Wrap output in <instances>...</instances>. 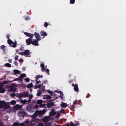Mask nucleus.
<instances>
[{
	"label": "nucleus",
	"mask_w": 126,
	"mask_h": 126,
	"mask_svg": "<svg viewBox=\"0 0 126 126\" xmlns=\"http://www.w3.org/2000/svg\"><path fill=\"white\" fill-rule=\"evenodd\" d=\"M54 104L53 102L48 103L47 104H46L48 108H50L54 105Z\"/></svg>",
	"instance_id": "obj_11"
},
{
	"label": "nucleus",
	"mask_w": 126,
	"mask_h": 126,
	"mask_svg": "<svg viewBox=\"0 0 126 126\" xmlns=\"http://www.w3.org/2000/svg\"><path fill=\"white\" fill-rule=\"evenodd\" d=\"M54 109H53L51 110V111L50 112L49 114L51 116H54L56 114V112L54 111Z\"/></svg>",
	"instance_id": "obj_12"
},
{
	"label": "nucleus",
	"mask_w": 126,
	"mask_h": 126,
	"mask_svg": "<svg viewBox=\"0 0 126 126\" xmlns=\"http://www.w3.org/2000/svg\"><path fill=\"white\" fill-rule=\"evenodd\" d=\"M7 42L11 47L15 48L16 46L17 43L16 41H15L13 43L10 39H9L8 40Z\"/></svg>",
	"instance_id": "obj_2"
},
{
	"label": "nucleus",
	"mask_w": 126,
	"mask_h": 126,
	"mask_svg": "<svg viewBox=\"0 0 126 126\" xmlns=\"http://www.w3.org/2000/svg\"><path fill=\"white\" fill-rule=\"evenodd\" d=\"M36 81L37 84H38L39 83H40L41 82L40 81H38V80H36Z\"/></svg>",
	"instance_id": "obj_62"
},
{
	"label": "nucleus",
	"mask_w": 126,
	"mask_h": 126,
	"mask_svg": "<svg viewBox=\"0 0 126 126\" xmlns=\"http://www.w3.org/2000/svg\"><path fill=\"white\" fill-rule=\"evenodd\" d=\"M44 64L43 63H41L40 64V67L42 68L43 67H44Z\"/></svg>",
	"instance_id": "obj_60"
},
{
	"label": "nucleus",
	"mask_w": 126,
	"mask_h": 126,
	"mask_svg": "<svg viewBox=\"0 0 126 126\" xmlns=\"http://www.w3.org/2000/svg\"><path fill=\"white\" fill-rule=\"evenodd\" d=\"M46 71L47 73H49V69L48 68H46Z\"/></svg>",
	"instance_id": "obj_56"
},
{
	"label": "nucleus",
	"mask_w": 126,
	"mask_h": 126,
	"mask_svg": "<svg viewBox=\"0 0 126 126\" xmlns=\"http://www.w3.org/2000/svg\"><path fill=\"white\" fill-rule=\"evenodd\" d=\"M14 64L16 66H17L18 65V63L16 61H15L14 62Z\"/></svg>",
	"instance_id": "obj_46"
},
{
	"label": "nucleus",
	"mask_w": 126,
	"mask_h": 126,
	"mask_svg": "<svg viewBox=\"0 0 126 126\" xmlns=\"http://www.w3.org/2000/svg\"><path fill=\"white\" fill-rule=\"evenodd\" d=\"M62 107L65 108L68 106V105L66 103L62 102L60 105Z\"/></svg>",
	"instance_id": "obj_18"
},
{
	"label": "nucleus",
	"mask_w": 126,
	"mask_h": 126,
	"mask_svg": "<svg viewBox=\"0 0 126 126\" xmlns=\"http://www.w3.org/2000/svg\"><path fill=\"white\" fill-rule=\"evenodd\" d=\"M5 46L4 45H1V49H3V51H5Z\"/></svg>",
	"instance_id": "obj_33"
},
{
	"label": "nucleus",
	"mask_w": 126,
	"mask_h": 126,
	"mask_svg": "<svg viewBox=\"0 0 126 126\" xmlns=\"http://www.w3.org/2000/svg\"><path fill=\"white\" fill-rule=\"evenodd\" d=\"M77 100L74 101L73 102V104L74 105H76L77 104Z\"/></svg>",
	"instance_id": "obj_49"
},
{
	"label": "nucleus",
	"mask_w": 126,
	"mask_h": 126,
	"mask_svg": "<svg viewBox=\"0 0 126 126\" xmlns=\"http://www.w3.org/2000/svg\"><path fill=\"white\" fill-rule=\"evenodd\" d=\"M41 94V92L39 91L37 93V95L38 96H40Z\"/></svg>",
	"instance_id": "obj_45"
},
{
	"label": "nucleus",
	"mask_w": 126,
	"mask_h": 126,
	"mask_svg": "<svg viewBox=\"0 0 126 126\" xmlns=\"http://www.w3.org/2000/svg\"><path fill=\"white\" fill-rule=\"evenodd\" d=\"M40 34L42 36L44 37L47 35V33L43 31H42L40 32Z\"/></svg>",
	"instance_id": "obj_16"
},
{
	"label": "nucleus",
	"mask_w": 126,
	"mask_h": 126,
	"mask_svg": "<svg viewBox=\"0 0 126 126\" xmlns=\"http://www.w3.org/2000/svg\"><path fill=\"white\" fill-rule=\"evenodd\" d=\"M0 126H5V125H4L2 122H0Z\"/></svg>",
	"instance_id": "obj_47"
},
{
	"label": "nucleus",
	"mask_w": 126,
	"mask_h": 126,
	"mask_svg": "<svg viewBox=\"0 0 126 126\" xmlns=\"http://www.w3.org/2000/svg\"><path fill=\"white\" fill-rule=\"evenodd\" d=\"M41 68V71L43 72H44L46 70V69L45 68V67H42Z\"/></svg>",
	"instance_id": "obj_48"
},
{
	"label": "nucleus",
	"mask_w": 126,
	"mask_h": 126,
	"mask_svg": "<svg viewBox=\"0 0 126 126\" xmlns=\"http://www.w3.org/2000/svg\"><path fill=\"white\" fill-rule=\"evenodd\" d=\"M43 102V101L42 100H37V103L38 104H41Z\"/></svg>",
	"instance_id": "obj_29"
},
{
	"label": "nucleus",
	"mask_w": 126,
	"mask_h": 126,
	"mask_svg": "<svg viewBox=\"0 0 126 126\" xmlns=\"http://www.w3.org/2000/svg\"><path fill=\"white\" fill-rule=\"evenodd\" d=\"M9 82V81H4L3 82V84H7Z\"/></svg>",
	"instance_id": "obj_43"
},
{
	"label": "nucleus",
	"mask_w": 126,
	"mask_h": 126,
	"mask_svg": "<svg viewBox=\"0 0 126 126\" xmlns=\"http://www.w3.org/2000/svg\"><path fill=\"white\" fill-rule=\"evenodd\" d=\"M21 102L22 103L25 104L27 102V101L26 100H21Z\"/></svg>",
	"instance_id": "obj_30"
},
{
	"label": "nucleus",
	"mask_w": 126,
	"mask_h": 126,
	"mask_svg": "<svg viewBox=\"0 0 126 126\" xmlns=\"http://www.w3.org/2000/svg\"><path fill=\"white\" fill-rule=\"evenodd\" d=\"M51 96L49 94L45 95L43 97V99H50L51 98Z\"/></svg>",
	"instance_id": "obj_15"
},
{
	"label": "nucleus",
	"mask_w": 126,
	"mask_h": 126,
	"mask_svg": "<svg viewBox=\"0 0 126 126\" xmlns=\"http://www.w3.org/2000/svg\"><path fill=\"white\" fill-rule=\"evenodd\" d=\"M42 78L43 76L42 75H38L37 76H36L35 77V80H37L39 78H40V77Z\"/></svg>",
	"instance_id": "obj_23"
},
{
	"label": "nucleus",
	"mask_w": 126,
	"mask_h": 126,
	"mask_svg": "<svg viewBox=\"0 0 126 126\" xmlns=\"http://www.w3.org/2000/svg\"><path fill=\"white\" fill-rule=\"evenodd\" d=\"M30 54V51L28 50H25L24 52V55L27 56L29 55Z\"/></svg>",
	"instance_id": "obj_19"
},
{
	"label": "nucleus",
	"mask_w": 126,
	"mask_h": 126,
	"mask_svg": "<svg viewBox=\"0 0 126 126\" xmlns=\"http://www.w3.org/2000/svg\"><path fill=\"white\" fill-rule=\"evenodd\" d=\"M39 112L38 110H36L35 113L32 116L33 119L31 121H25V123H27V124L29 123H31L32 126L33 125V124H35L36 123V120L35 118L39 115Z\"/></svg>",
	"instance_id": "obj_1"
},
{
	"label": "nucleus",
	"mask_w": 126,
	"mask_h": 126,
	"mask_svg": "<svg viewBox=\"0 0 126 126\" xmlns=\"http://www.w3.org/2000/svg\"><path fill=\"white\" fill-rule=\"evenodd\" d=\"M10 107V106L8 104H7L4 105L3 107V108L4 109H7Z\"/></svg>",
	"instance_id": "obj_21"
},
{
	"label": "nucleus",
	"mask_w": 126,
	"mask_h": 126,
	"mask_svg": "<svg viewBox=\"0 0 126 126\" xmlns=\"http://www.w3.org/2000/svg\"><path fill=\"white\" fill-rule=\"evenodd\" d=\"M5 104V102L4 101H1L0 102V108L3 107Z\"/></svg>",
	"instance_id": "obj_17"
},
{
	"label": "nucleus",
	"mask_w": 126,
	"mask_h": 126,
	"mask_svg": "<svg viewBox=\"0 0 126 126\" xmlns=\"http://www.w3.org/2000/svg\"><path fill=\"white\" fill-rule=\"evenodd\" d=\"M18 113L19 114L21 115V116L22 117H23L25 115V112L21 110H20L18 111Z\"/></svg>",
	"instance_id": "obj_13"
},
{
	"label": "nucleus",
	"mask_w": 126,
	"mask_h": 126,
	"mask_svg": "<svg viewBox=\"0 0 126 126\" xmlns=\"http://www.w3.org/2000/svg\"><path fill=\"white\" fill-rule=\"evenodd\" d=\"M47 92L51 95V96L53 95V92L51 91L48 90H47Z\"/></svg>",
	"instance_id": "obj_31"
},
{
	"label": "nucleus",
	"mask_w": 126,
	"mask_h": 126,
	"mask_svg": "<svg viewBox=\"0 0 126 126\" xmlns=\"http://www.w3.org/2000/svg\"><path fill=\"white\" fill-rule=\"evenodd\" d=\"M16 103V101L14 100H13L11 101L10 103L12 105H14Z\"/></svg>",
	"instance_id": "obj_28"
},
{
	"label": "nucleus",
	"mask_w": 126,
	"mask_h": 126,
	"mask_svg": "<svg viewBox=\"0 0 126 126\" xmlns=\"http://www.w3.org/2000/svg\"><path fill=\"white\" fill-rule=\"evenodd\" d=\"M37 39H34L33 41L32 40V44L33 45L38 46L39 45L38 43V41Z\"/></svg>",
	"instance_id": "obj_10"
},
{
	"label": "nucleus",
	"mask_w": 126,
	"mask_h": 126,
	"mask_svg": "<svg viewBox=\"0 0 126 126\" xmlns=\"http://www.w3.org/2000/svg\"><path fill=\"white\" fill-rule=\"evenodd\" d=\"M33 34L35 35V37L36 39L38 40H41L40 36L39 33H37V32H35Z\"/></svg>",
	"instance_id": "obj_9"
},
{
	"label": "nucleus",
	"mask_w": 126,
	"mask_h": 126,
	"mask_svg": "<svg viewBox=\"0 0 126 126\" xmlns=\"http://www.w3.org/2000/svg\"><path fill=\"white\" fill-rule=\"evenodd\" d=\"M13 72L14 73H15V74H20V72L19 71V70H16V69L14 70Z\"/></svg>",
	"instance_id": "obj_24"
},
{
	"label": "nucleus",
	"mask_w": 126,
	"mask_h": 126,
	"mask_svg": "<svg viewBox=\"0 0 126 126\" xmlns=\"http://www.w3.org/2000/svg\"><path fill=\"white\" fill-rule=\"evenodd\" d=\"M39 106L41 107H44L46 108V107H45V106L46 105V104H39Z\"/></svg>",
	"instance_id": "obj_34"
},
{
	"label": "nucleus",
	"mask_w": 126,
	"mask_h": 126,
	"mask_svg": "<svg viewBox=\"0 0 126 126\" xmlns=\"http://www.w3.org/2000/svg\"><path fill=\"white\" fill-rule=\"evenodd\" d=\"M4 85L3 83H0V90L3 88Z\"/></svg>",
	"instance_id": "obj_36"
},
{
	"label": "nucleus",
	"mask_w": 126,
	"mask_h": 126,
	"mask_svg": "<svg viewBox=\"0 0 126 126\" xmlns=\"http://www.w3.org/2000/svg\"><path fill=\"white\" fill-rule=\"evenodd\" d=\"M8 60L9 62L11 63H12V60L11 59H8Z\"/></svg>",
	"instance_id": "obj_64"
},
{
	"label": "nucleus",
	"mask_w": 126,
	"mask_h": 126,
	"mask_svg": "<svg viewBox=\"0 0 126 126\" xmlns=\"http://www.w3.org/2000/svg\"><path fill=\"white\" fill-rule=\"evenodd\" d=\"M26 110L27 111L33 112L34 111V108L31 104H28L26 108Z\"/></svg>",
	"instance_id": "obj_3"
},
{
	"label": "nucleus",
	"mask_w": 126,
	"mask_h": 126,
	"mask_svg": "<svg viewBox=\"0 0 126 126\" xmlns=\"http://www.w3.org/2000/svg\"><path fill=\"white\" fill-rule=\"evenodd\" d=\"M38 105L36 104L33 107L35 109H37L38 107Z\"/></svg>",
	"instance_id": "obj_52"
},
{
	"label": "nucleus",
	"mask_w": 126,
	"mask_h": 126,
	"mask_svg": "<svg viewBox=\"0 0 126 126\" xmlns=\"http://www.w3.org/2000/svg\"><path fill=\"white\" fill-rule=\"evenodd\" d=\"M11 96L12 97H14L15 96V93H13L11 94Z\"/></svg>",
	"instance_id": "obj_53"
},
{
	"label": "nucleus",
	"mask_w": 126,
	"mask_h": 126,
	"mask_svg": "<svg viewBox=\"0 0 126 126\" xmlns=\"http://www.w3.org/2000/svg\"><path fill=\"white\" fill-rule=\"evenodd\" d=\"M24 34L26 36L30 37V38H32L34 36V34L27 32H24Z\"/></svg>",
	"instance_id": "obj_8"
},
{
	"label": "nucleus",
	"mask_w": 126,
	"mask_h": 126,
	"mask_svg": "<svg viewBox=\"0 0 126 126\" xmlns=\"http://www.w3.org/2000/svg\"><path fill=\"white\" fill-rule=\"evenodd\" d=\"M4 66L7 67L9 68L11 67V65L9 63H7L4 64Z\"/></svg>",
	"instance_id": "obj_25"
},
{
	"label": "nucleus",
	"mask_w": 126,
	"mask_h": 126,
	"mask_svg": "<svg viewBox=\"0 0 126 126\" xmlns=\"http://www.w3.org/2000/svg\"><path fill=\"white\" fill-rule=\"evenodd\" d=\"M32 38H29L26 40V44L27 45H29L32 43Z\"/></svg>",
	"instance_id": "obj_7"
},
{
	"label": "nucleus",
	"mask_w": 126,
	"mask_h": 126,
	"mask_svg": "<svg viewBox=\"0 0 126 126\" xmlns=\"http://www.w3.org/2000/svg\"><path fill=\"white\" fill-rule=\"evenodd\" d=\"M75 2V0H70V3L73 4Z\"/></svg>",
	"instance_id": "obj_40"
},
{
	"label": "nucleus",
	"mask_w": 126,
	"mask_h": 126,
	"mask_svg": "<svg viewBox=\"0 0 126 126\" xmlns=\"http://www.w3.org/2000/svg\"><path fill=\"white\" fill-rule=\"evenodd\" d=\"M47 82V80H44L43 81V84H46Z\"/></svg>",
	"instance_id": "obj_54"
},
{
	"label": "nucleus",
	"mask_w": 126,
	"mask_h": 126,
	"mask_svg": "<svg viewBox=\"0 0 126 126\" xmlns=\"http://www.w3.org/2000/svg\"><path fill=\"white\" fill-rule=\"evenodd\" d=\"M33 86L32 83H31L28 84L27 86V88H30L32 87Z\"/></svg>",
	"instance_id": "obj_22"
},
{
	"label": "nucleus",
	"mask_w": 126,
	"mask_h": 126,
	"mask_svg": "<svg viewBox=\"0 0 126 126\" xmlns=\"http://www.w3.org/2000/svg\"><path fill=\"white\" fill-rule=\"evenodd\" d=\"M18 54H20L22 56L24 55V52H21L19 53H18Z\"/></svg>",
	"instance_id": "obj_50"
},
{
	"label": "nucleus",
	"mask_w": 126,
	"mask_h": 126,
	"mask_svg": "<svg viewBox=\"0 0 126 126\" xmlns=\"http://www.w3.org/2000/svg\"><path fill=\"white\" fill-rule=\"evenodd\" d=\"M19 62L21 63V62H23V60L22 59H20L19 60Z\"/></svg>",
	"instance_id": "obj_58"
},
{
	"label": "nucleus",
	"mask_w": 126,
	"mask_h": 126,
	"mask_svg": "<svg viewBox=\"0 0 126 126\" xmlns=\"http://www.w3.org/2000/svg\"><path fill=\"white\" fill-rule=\"evenodd\" d=\"M90 96V94H87L86 96V97L87 98H88L89 96Z\"/></svg>",
	"instance_id": "obj_61"
},
{
	"label": "nucleus",
	"mask_w": 126,
	"mask_h": 126,
	"mask_svg": "<svg viewBox=\"0 0 126 126\" xmlns=\"http://www.w3.org/2000/svg\"><path fill=\"white\" fill-rule=\"evenodd\" d=\"M21 75L23 78L26 77V75L25 74H22Z\"/></svg>",
	"instance_id": "obj_57"
},
{
	"label": "nucleus",
	"mask_w": 126,
	"mask_h": 126,
	"mask_svg": "<svg viewBox=\"0 0 126 126\" xmlns=\"http://www.w3.org/2000/svg\"><path fill=\"white\" fill-rule=\"evenodd\" d=\"M20 124L18 122H15L13 123L12 126H19Z\"/></svg>",
	"instance_id": "obj_26"
},
{
	"label": "nucleus",
	"mask_w": 126,
	"mask_h": 126,
	"mask_svg": "<svg viewBox=\"0 0 126 126\" xmlns=\"http://www.w3.org/2000/svg\"><path fill=\"white\" fill-rule=\"evenodd\" d=\"M22 107V106L19 104H16L15 106L14 109L15 110H19Z\"/></svg>",
	"instance_id": "obj_14"
},
{
	"label": "nucleus",
	"mask_w": 126,
	"mask_h": 126,
	"mask_svg": "<svg viewBox=\"0 0 126 126\" xmlns=\"http://www.w3.org/2000/svg\"><path fill=\"white\" fill-rule=\"evenodd\" d=\"M47 109V107H46V109H44L43 110H40L39 111V116L40 118H42L43 117V115L45 113Z\"/></svg>",
	"instance_id": "obj_4"
},
{
	"label": "nucleus",
	"mask_w": 126,
	"mask_h": 126,
	"mask_svg": "<svg viewBox=\"0 0 126 126\" xmlns=\"http://www.w3.org/2000/svg\"><path fill=\"white\" fill-rule=\"evenodd\" d=\"M28 93L25 92L24 93H20L18 95V97L20 99L22 97H26L28 95Z\"/></svg>",
	"instance_id": "obj_5"
},
{
	"label": "nucleus",
	"mask_w": 126,
	"mask_h": 126,
	"mask_svg": "<svg viewBox=\"0 0 126 126\" xmlns=\"http://www.w3.org/2000/svg\"><path fill=\"white\" fill-rule=\"evenodd\" d=\"M70 125L71 126H75V124L72 121L70 122Z\"/></svg>",
	"instance_id": "obj_42"
},
{
	"label": "nucleus",
	"mask_w": 126,
	"mask_h": 126,
	"mask_svg": "<svg viewBox=\"0 0 126 126\" xmlns=\"http://www.w3.org/2000/svg\"><path fill=\"white\" fill-rule=\"evenodd\" d=\"M19 80V79L17 78H15L13 81H11V82L14 81H18Z\"/></svg>",
	"instance_id": "obj_44"
},
{
	"label": "nucleus",
	"mask_w": 126,
	"mask_h": 126,
	"mask_svg": "<svg viewBox=\"0 0 126 126\" xmlns=\"http://www.w3.org/2000/svg\"><path fill=\"white\" fill-rule=\"evenodd\" d=\"M33 97V95L32 94H31L29 95V98L32 99Z\"/></svg>",
	"instance_id": "obj_63"
},
{
	"label": "nucleus",
	"mask_w": 126,
	"mask_h": 126,
	"mask_svg": "<svg viewBox=\"0 0 126 126\" xmlns=\"http://www.w3.org/2000/svg\"><path fill=\"white\" fill-rule=\"evenodd\" d=\"M18 55L16 56L14 58V59L16 60H17L18 59Z\"/></svg>",
	"instance_id": "obj_51"
},
{
	"label": "nucleus",
	"mask_w": 126,
	"mask_h": 126,
	"mask_svg": "<svg viewBox=\"0 0 126 126\" xmlns=\"http://www.w3.org/2000/svg\"><path fill=\"white\" fill-rule=\"evenodd\" d=\"M15 90L14 88L13 87H11L10 89V91H14Z\"/></svg>",
	"instance_id": "obj_37"
},
{
	"label": "nucleus",
	"mask_w": 126,
	"mask_h": 126,
	"mask_svg": "<svg viewBox=\"0 0 126 126\" xmlns=\"http://www.w3.org/2000/svg\"><path fill=\"white\" fill-rule=\"evenodd\" d=\"M49 118L47 116H45L43 118V121L44 122H46L49 121Z\"/></svg>",
	"instance_id": "obj_20"
},
{
	"label": "nucleus",
	"mask_w": 126,
	"mask_h": 126,
	"mask_svg": "<svg viewBox=\"0 0 126 126\" xmlns=\"http://www.w3.org/2000/svg\"><path fill=\"white\" fill-rule=\"evenodd\" d=\"M25 19L26 20H27L29 19V18L28 17L26 16L25 17Z\"/></svg>",
	"instance_id": "obj_59"
},
{
	"label": "nucleus",
	"mask_w": 126,
	"mask_h": 126,
	"mask_svg": "<svg viewBox=\"0 0 126 126\" xmlns=\"http://www.w3.org/2000/svg\"><path fill=\"white\" fill-rule=\"evenodd\" d=\"M30 79L29 78H26L24 79L27 82H29Z\"/></svg>",
	"instance_id": "obj_39"
},
{
	"label": "nucleus",
	"mask_w": 126,
	"mask_h": 126,
	"mask_svg": "<svg viewBox=\"0 0 126 126\" xmlns=\"http://www.w3.org/2000/svg\"><path fill=\"white\" fill-rule=\"evenodd\" d=\"M19 126H25V125L23 123H21L20 124Z\"/></svg>",
	"instance_id": "obj_55"
},
{
	"label": "nucleus",
	"mask_w": 126,
	"mask_h": 126,
	"mask_svg": "<svg viewBox=\"0 0 126 126\" xmlns=\"http://www.w3.org/2000/svg\"><path fill=\"white\" fill-rule=\"evenodd\" d=\"M72 85L74 87V89L75 91L78 92L79 91L78 88L77 84H72Z\"/></svg>",
	"instance_id": "obj_6"
},
{
	"label": "nucleus",
	"mask_w": 126,
	"mask_h": 126,
	"mask_svg": "<svg viewBox=\"0 0 126 126\" xmlns=\"http://www.w3.org/2000/svg\"><path fill=\"white\" fill-rule=\"evenodd\" d=\"M0 90V92L1 93H3L5 91V89L3 88H2Z\"/></svg>",
	"instance_id": "obj_38"
},
{
	"label": "nucleus",
	"mask_w": 126,
	"mask_h": 126,
	"mask_svg": "<svg viewBox=\"0 0 126 126\" xmlns=\"http://www.w3.org/2000/svg\"><path fill=\"white\" fill-rule=\"evenodd\" d=\"M48 25V24L47 22H45V23H44V26L45 27L47 28V26Z\"/></svg>",
	"instance_id": "obj_35"
},
{
	"label": "nucleus",
	"mask_w": 126,
	"mask_h": 126,
	"mask_svg": "<svg viewBox=\"0 0 126 126\" xmlns=\"http://www.w3.org/2000/svg\"><path fill=\"white\" fill-rule=\"evenodd\" d=\"M60 113H58L56 116V118L57 119H58L60 117Z\"/></svg>",
	"instance_id": "obj_41"
},
{
	"label": "nucleus",
	"mask_w": 126,
	"mask_h": 126,
	"mask_svg": "<svg viewBox=\"0 0 126 126\" xmlns=\"http://www.w3.org/2000/svg\"><path fill=\"white\" fill-rule=\"evenodd\" d=\"M60 94V96L59 97L61 99L63 100V94L61 92Z\"/></svg>",
	"instance_id": "obj_27"
},
{
	"label": "nucleus",
	"mask_w": 126,
	"mask_h": 126,
	"mask_svg": "<svg viewBox=\"0 0 126 126\" xmlns=\"http://www.w3.org/2000/svg\"><path fill=\"white\" fill-rule=\"evenodd\" d=\"M60 112L61 113L63 114H65V110L63 109H61Z\"/></svg>",
	"instance_id": "obj_32"
}]
</instances>
